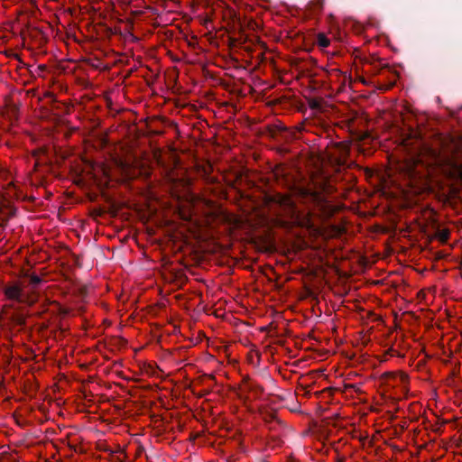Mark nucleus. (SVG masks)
I'll list each match as a JSON object with an SVG mask.
<instances>
[{
	"instance_id": "nucleus-1",
	"label": "nucleus",
	"mask_w": 462,
	"mask_h": 462,
	"mask_svg": "<svg viewBox=\"0 0 462 462\" xmlns=\"http://www.w3.org/2000/svg\"><path fill=\"white\" fill-rule=\"evenodd\" d=\"M42 282V279L36 274L30 277L32 288L27 289L19 282L8 284L5 287V295L9 300L19 305L32 306L37 301L36 287Z\"/></svg>"
},
{
	"instance_id": "nucleus-12",
	"label": "nucleus",
	"mask_w": 462,
	"mask_h": 462,
	"mask_svg": "<svg viewBox=\"0 0 462 462\" xmlns=\"http://www.w3.org/2000/svg\"><path fill=\"white\" fill-rule=\"evenodd\" d=\"M319 106V103L317 101H313L311 104H310V107L311 108H316Z\"/></svg>"
},
{
	"instance_id": "nucleus-9",
	"label": "nucleus",
	"mask_w": 462,
	"mask_h": 462,
	"mask_svg": "<svg viewBox=\"0 0 462 462\" xmlns=\"http://www.w3.org/2000/svg\"><path fill=\"white\" fill-rule=\"evenodd\" d=\"M438 237L439 239L441 241V242H446L448 241V237H449V231L447 230V229H442V230H439V233H438Z\"/></svg>"
},
{
	"instance_id": "nucleus-15",
	"label": "nucleus",
	"mask_w": 462,
	"mask_h": 462,
	"mask_svg": "<svg viewBox=\"0 0 462 462\" xmlns=\"http://www.w3.org/2000/svg\"><path fill=\"white\" fill-rule=\"evenodd\" d=\"M269 418H270V420H275V415L274 414H269Z\"/></svg>"
},
{
	"instance_id": "nucleus-3",
	"label": "nucleus",
	"mask_w": 462,
	"mask_h": 462,
	"mask_svg": "<svg viewBox=\"0 0 462 462\" xmlns=\"http://www.w3.org/2000/svg\"><path fill=\"white\" fill-rule=\"evenodd\" d=\"M350 144L349 143L340 142L334 144V152L331 155V163L337 167L338 171L340 168L346 166V158L349 154Z\"/></svg>"
},
{
	"instance_id": "nucleus-8",
	"label": "nucleus",
	"mask_w": 462,
	"mask_h": 462,
	"mask_svg": "<svg viewBox=\"0 0 462 462\" xmlns=\"http://www.w3.org/2000/svg\"><path fill=\"white\" fill-rule=\"evenodd\" d=\"M317 41L319 46L322 48H326L330 44L329 39L324 33H319Z\"/></svg>"
},
{
	"instance_id": "nucleus-11",
	"label": "nucleus",
	"mask_w": 462,
	"mask_h": 462,
	"mask_svg": "<svg viewBox=\"0 0 462 462\" xmlns=\"http://www.w3.org/2000/svg\"><path fill=\"white\" fill-rule=\"evenodd\" d=\"M60 313L63 315H68L69 313V310L68 309H61Z\"/></svg>"
},
{
	"instance_id": "nucleus-14",
	"label": "nucleus",
	"mask_w": 462,
	"mask_h": 462,
	"mask_svg": "<svg viewBox=\"0 0 462 462\" xmlns=\"http://www.w3.org/2000/svg\"><path fill=\"white\" fill-rule=\"evenodd\" d=\"M6 222H7V220H3L2 222H0V226H5Z\"/></svg>"
},
{
	"instance_id": "nucleus-7",
	"label": "nucleus",
	"mask_w": 462,
	"mask_h": 462,
	"mask_svg": "<svg viewBox=\"0 0 462 462\" xmlns=\"http://www.w3.org/2000/svg\"><path fill=\"white\" fill-rule=\"evenodd\" d=\"M8 307L14 309V311L10 313L8 317L10 322L15 326L23 327L25 325L26 317L23 312L20 311V310L24 306L21 305V307L15 308L14 304H11Z\"/></svg>"
},
{
	"instance_id": "nucleus-6",
	"label": "nucleus",
	"mask_w": 462,
	"mask_h": 462,
	"mask_svg": "<svg viewBox=\"0 0 462 462\" xmlns=\"http://www.w3.org/2000/svg\"><path fill=\"white\" fill-rule=\"evenodd\" d=\"M446 164L450 176L462 182V163L458 162L454 158H447Z\"/></svg>"
},
{
	"instance_id": "nucleus-5",
	"label": "nucleus",
	"mask_w": 462,
	"mask_h": 462,
	"mask_svg": "<svg viewBox=\"0 0 462 462\" xmlns=\"http://www.w3.org/2000/svg\"><path fill=\"white\" fill-rule=\"evenodd\" d=\"M385 377L390 381H393V383L397 386L402 387V391L404 394H406L409 391L408 383H409V376L405 373H386Z\"/></svg>"
},
{
	"instance_id": "nucleus-16",
	"label": "nucleus",
	"mask_w": 462,
	"mask_h": 462,
	"mask_svg": "<svg viewBox=\"0 0 462 462\" xmlns=\"http://www.w3.org/2000/svg\"><path fill=\"white\" fill-rule=\"evenodd\" d=\"M389 352L393 354L395 352V350L394 349H390Z\"/></svg>"
},
{
	"instance_id": "nucleus-2",
	"label": "nucleus",
	"mask_w": 462,
	"mask_h": 462,
	"mask_svg": "<svg viewBox=\"0 0 462 462\" xmlns=\"http://www.w3.org/2000/svg\"><path fill=\"white\" fill-rule=\"evenodd\" d=\"M287 174L286 170L282 167H279L275 171L276 177L284 179L289 189L300 199L312 202H319L321 200V194L316 188L291 181L288 180Z\"/></svg>"
},
{
	"instance_id": "nucleus-10",
	"label": "nucleus",
	"mask_w": 462,
	"mask_h": 462,
	"mask_svg": "<svg viewBox=\"0 0 462 462\" xmlns=\"http://www.w3.org/2000/svg\"><path fill=\"white\" fill-rule=\"evenodd\" d=\"M291 135H292V133H291V131H289V130H287V129H284V130L282 131V136H283V138H284V139H286V140H287V139L291 138Z\"/></svg>"
},
{
	"instance_id": "nucleus-13",
	"label": "nucleus",
	"mask_w": 462,
	"mask_h": 462,
	"mask_svg": "<svg viewBox=\"0 0 462 462\" xmlns=\"http://www.w3.org/2000/svg\"><path fill=\"white\" fill-rule=\"evenodd\" d=\"M80 294H81L82 296H85V294H86V289H85V288H83V289H81V290H80Z\"/></svg>"
},
{
	"instance_id": "nucleus-4",
	"label": "nucleus",
	"mask_w": 462,
	"mask_h": 462,
	"mask_svg": "<svg viewBox=\"0 0 462 462\" xmlns=\"http://www.w3.org/2000/svg\"><path fill=\"white\" fill-rule=\"evenodd\" d=\"M270 200L288 212L293 213L295 211V204L289 195L276 193L270 198Z\"/></svg>"
}]
</instances>
